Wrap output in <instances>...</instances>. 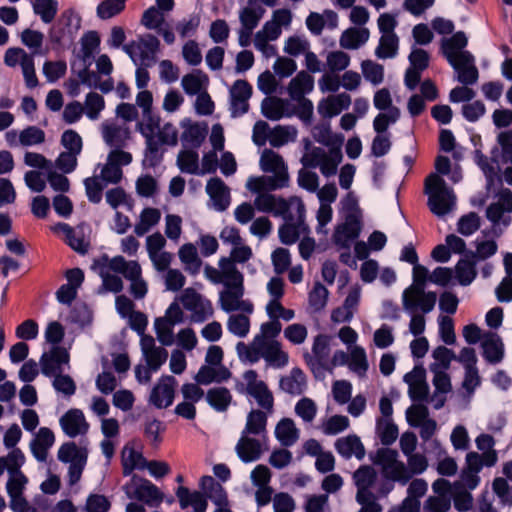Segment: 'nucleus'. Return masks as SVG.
Segmentation results:
<instances>
[{"mask_svg": "<svg viewBox=\"0 0 512 512\" xmlns=\"http://www.w3.org/2000/svg\"><path fill=\"white\" fill-rule=\"evenodd\" d=\"M69 361V352L64 347L53 346L40 357L41 373L46 377H55V375L63 373L65 366L69 368Z\"/></svg>", "mask_w": 512, "mask_h": 512, "instance_id": "9d476101", "label": "nucleus"}, {"mask_svg": "<svg viewBox=\"0 0 512 512\" xmlns=\"http://www.w3.org/2000/svg\"><path fill=\"white\" fill-rule=\"evenodd\" d=\"M161 219V213L156 208H144L140 213V219L134 227L137 236H144L150 229L158 224Z\"/></svg>", "mask_w": 512, "mask_h": 512, "instance_id": "58836bf2", "label": "nucleus"}, {"mask_svg": "<svg viewBox=\"0 0 512 512\" xmlns=\"http://www.w3.org/2000/svg\"><path fill=\"white\" fill-rule=\"evenodd\" d=\"M314 88V78L307 72H299L289 83L288 94L292 100L302 99Z\"/></svg>", "mask_w": 512, "mask_h": 512, "instance_id": "c756f323", "label": "nucleus"}, {"mask_svg": "<svg viewBox=\"0 0 512 512\" xmlns=\"http://www.w3.org/2000/svg\"><path fill=\"white\" fill-rule=\"evenodd\" d=\"M467 43L468 39L462 31H458L450 38L442 40L441 49L448 63H452V61L459 58V53L464 51L463 49L467 46Z\"/></svg>", "mask_w": 512, "mask_h": 512, "instance_id": "a878e982", "label": "nucleus"}, {"mask_svg": "<svg viewBox=\"0 0 512 512\" xmlns=\"http://www.w3.org/2000/svg\"><path fill=\"white\" fill-rule=\"evenodd\" d=\"M100 45V37L96 31H88L81 38V53L84 62L89 61Z\"/></svg>", "mask_w": 512, "mask_h": 512, "instance_id": "052dcab7", "label": "nucleus"}, {"mask_svg": "<svg viewBox=\"0 0 512 512\" xmlns=\"http://www.w3.org/2000/svg\"><path fill=\"white\" fill-rule=\"evenodd\" d=\"M45 141V132L37 126H28L19 133V143L28 147L42 144Z\"/></svg>", "mask_w": 512, "mask_h": 512, "instance_id": "4d7b16f0", "label": "nucleus"}, {"mask_svg": "<svg viewBox=\"0 0 512 512\" xmlns=\"http://www.w3.org/2000/svg\"><path fill=\"white\" fill-rule=\"evenodd\" d=\"M407 465L405 464L406 475L409 476V481L414 475H420L426 471L428 467L427 458L420 453H413L407 455Z\"/></svg>", "mask_w": 512, "mask_h": 512, "instance_id": "680f3d73", "label": "nucleus"}, {"mask_svg": "<svg viewBox=\"0 0 512 512\" xmlns=\"http://www.w3.org/2000/svg\"><path fill=\"white\" fill-rule=\"evenodd\" d=\"M238 457L244 463H250L260 459L262 455V443L259 439L251 438L249 435H242L236 447Z\"/></svg>", "mask_w": 512, "mask_h": 512, "instance_id": "aec40b11", "label": "nucleus"}, {"mask_svg": "<svg viewBox=\"0 0 512 512\" xmlns=\"http://www.w3.org/2000/svg\"><path fill=\"white\" fill-rule=\"evenodd\" d=\"M165 21L164 12L151 6L146 9L141 18V24L149 30H158Z\"/></svg>", "mask_w": 512, "mask_h": 512, "instance_id": "774afa93", "label": "nucleus"}, {"mask_svg": "<svg viewBox=\"0 0 512 512\" xmlns=\"http://www.w3.org/2000/svg\"><path fill=\"white\" fill-rule=\"evenodd\" d=\"M201 23V16L197 13L189 15L188 18H183L178 21L175 29L181 38L192 37L197 33Z\"/></svg>", "mask_w": 512, "mask_h": 512, "instance_id": "6e6d98bb", "label": "nucleus"}, {"mask_svg": "<svg viewBox=\"0 0 512 512\" xmlns=\"http://www.w3.org/2000/svg\"><path fill=\"white\" fill-rule=\"evenodd\" d=\"M277 440L285 447L292 446L299 438L298 429L290 418L281 419L275 428Z\"/></svg>", "mask_w": 512, "mask_h": 512, "instance_id": "473e14b6", "label": "nucleus"}, {"mask_svg": "<svg viewBox=\"0 0 512 512\" xmlns=\"http://www.w3.org/2000/svg\"><path fill=\"white\" fill-rule=\"evenodd\" d=\"M279 386L290 395H300L306 388V376L300 368H293L289 375L280 378Z\"/></svg>", "mask_w": 512, "mask_h": 512, "instance_id": "5701e85b", "label": "nucleus"}, {"mask_svg": "<svg viewBox=\"0 0 512 512\" xmlns=\"http://www.w3.org/2000/svg\"><path fill=\"white\" fill-rule=\"evenodd\" d=\"M245 394L253 397L258 406L262 408L263 411L271 414L274 408V397L272 392L269 390L267 384L264 381H259L258 386L251 387L250 391Z\"/></svg>", "mask_w": 512, "mask_h": 512, "instance_id": "4c0bfd02", "label": "nucleus"}, {"mask_svg": "<svg viewBox=\"0 0 512 512\" xmlns=\"http://www.w3.org/2000/svg\"><path fill=\"white\" fill-rule=\"evenodd\" d=\"M457 72V80L463 85H473L478 81L479 72L475 58L469 51H461L459 58L449 63Z\"/></svg>", "mask_w": 512, "mask_h": 512, "instance_id": "4468645a", "label": "nucleus"}, {"mask_svg": "<svg viewBox=\"0 0 512 512\" xmlns=\"http://www.w3.org/2000/svg\"><path fill=\"white\" fill-rule=\"evenodd\" d=\"M55 436L51 429L41 427L35 438L30 442V449L33 456L39 462H45L48 455V450L53 446Z\"/></svg>", "mask_w": 512, "mask_h": 512, "instance_id": "6ab92c4d", "label": "nucleus"}, {"mask_svg": "<svg viewBox=\"0 0 512 512\" xmlns=\"http://www.w3.org/2000/svg\"><path fill=\"white\" fill-rule=\"evenodd\" d=\"M27 482L28 479L22 472L10 474L6 489L10 499H12L13 507L15 506V499L23 494Z\"/></svg>", "mask_w": 512, "mask_h": 512, "instance_id": "13d9d810", "label": "nucleus"}, {"mask_svg": "<svg viewBox=\"0 0 512 512\" xmlns=\"http://www.w3.org/2000/svg\"><path fill=\"white\" fill-rule=\"evenodd\" d=\"M252 86L246 81L238 79L230 88V113L236 118L246 114L249 110L248 100L252 96Z\"/></svg>", "mask_w": 512, "mask_h": 512, "instance_id": "f8f14e48", "label": "nucleus"}, {"mask_svg": "<svg viewBox=\"0 0 512 512\" xmlns=\"http://www.w3.org/2000/svg\"><path fill=\"white\" fill-rule=\"evenodd\" d=\"M498 200L486 208V217L492 223L493 232L499 236L511 223L512 192L503 188L497 194Z\"/></svg>", "mask_w": 512, "mask_h": 512, "instance_id": "0eeeda50", "label": "nucleus"}, {"mask_svg": "<svg viewBox=\"0 0 512 512\" xmlns=\"http://www.w3.org/2000/svg\"><path fill=\"white\" fill-rule=\"evenodd\" d=\"M178 255L187 272L192 275L199 273L202 261L198 256L196 247L193 244L187 243L181 246Z\"/></svg>", "mask_w": 512, "mask_h": 512, "instance_id": "f704fd0d", "label": "nucleus"}, {"mask_svg": "<svg viewBox=\"0 0 512 512\" xmlns=\"http://www.w3.org/2000/svg\"><path fill=\"white\" fill-rule=\"evenodd\" d=\"M260 167L267 173L287 171L283 158L272 150L266 149L260 158Z\"/></svg>", "mask_w": 512, "mask_h": 512, "instance_id": "c03bdc74", "label": "nucleus"}, {"mask_svg": "<svg viewBox=\"0 0 512 512\" xmlns=\"http://www.w3.org/2000/svg\"><path fill=\"white\" fill-rule=\"evenodd\" d=\"M429 270L418 263L413 265V282L402 293V305L404 310L413 311L419 304L423 313H430L437 301V294L433 291H425L429 281Z\"/></svg>", "mask_w": 512, "mask_h": 512, "instance_id": "f03ea898", "label": "nucleus"}, {"mask_svg": "<svg viewBox=\"0 0 512 512\" xmlns=\"http://www.w3.org/2000/svg\"><path fill=\"white\" fill-rule=\"evenodd\" d=\"M261 358L274 368L286 366L289 360L288 354L281 350L278 341L261 344Z\"/></svg>", "mask_w": 512, "mask_h": 512, "instance_id": "cd10ccee", "label": "nucleus"}, {"mask_svg": "<svg viewBox=\"0 0 512 512\" xmlns=\"http://www.w3.org/2000/svg\"><path fill=\"white\" fill-rule=\"evenodd\" d=\"M398 452L390 448H379L375 454H370V460L382 469L384 478L404 486L409 483L405 463L398 460Z\"/></svg>", "mask_w": 512, "mask_h": 512, "instance_id": "39448f33", "label": "nucleus"}, {"mask_svg": "<svg viewBox=\"0 0 512 512\" xmlns=\"http://www.w3.org/2000/svg\"><path fill=\"white\" fill-rule=\"evenodd\" d=\"M133 494L129 495L138 501L144 502L149 507L157 508L164 501V494L151 481L137 476L132 477Z\"/></svg>", "mask_w": 512, "mask_h": 512, "instance_id": "9b49d317", "label": "nucleus"}, {"mask_svg": "<svg viewBox=\"0 0 512 512\" xmlns=\"http://www.w3.org/2000/svg\"><path fill=\"white\" fill-rule=\"evenodd\" d=\"M63 432L70 438L85 435L88 432L89 424L85 419L82 410L72 408L68 410L59 420Z\"/></svg>", "mask_w": 512, "mask_h": 512, "instance_id": "2eb2a0df", "label": "nucleus"}, {"mask_svg": "<svg viewBox=\"0 0 512 512\" xmlns=\"http://www.w3.org/2000/svg\"><path fill=\"white\" fill-rule=\"evenodd\" d=\"M227 329L233 335L244 338L250 330V319L243 314L231 315L227 321Z\"/></svg>", "mask_w": 512, "mask_h": 512, "instance_id": "3c124183", "label": "nucleus"}, {"mask_svg": "<svg viewBox=\"0 0 512 512\" xmlns=\"http://www.w3.org/2000/svg\"><path fill=\"white\" fill-rule=\"evenodd\" d=\"M376 432L383 445H391L398 438V428L392 419H377Z\"/></svg>", "mask_w": 512, "mask_h": 512, "instance_id": "a18cd8bd", "label": "nucleus"}, {"mask_svg": "<svg viewBox=\"0 0 512 512\" xmlns=\"http://www.w3.org/2000/svg\"><path fill=\"white\" fill-rule=\"evenodd\" d=\"M349 367L359 376H364L366 374L369 365L366 352L363 348L356 346L351 351Z\"/></svg>", "mask_w": 512, "mask_h": 512, "instance_id": "69168bd1", "label": "nucleus"}, {"mask_svg": "<svg viewBox=\"0 0 512 512\" xmlns=\"http://www.w3.org/2000/svg\"><path fill=\"white\" fill-rule=\"evenodd\" d=\"M480 217L476 212H470L459 218L457 231L463 236H470L480 228Z\"/></svg>", "mask_w": 512, "mask_h": 512, "instance_id": "e2e57ef3", "label": "nucleus"}, {"mask_svg": "<svg viewBox=\"0 0 512 512\" xmlns=\"http://www.w3.org/2000/svg\"><path fill=\"white\" fill-rule=\"evenodd\" d=\"M330 351V337L318 334L314 338L311 353H304V360L316 378L325 377Z\"/></svg>", "mask_w": 512, "mask_h": 512, "instance_id": "1a4fd4ad", "label": "nucleus"}, {"mask_svg": "<svg viewBox=\"0 0 512 512\" xmlns=\"http://www.w3.org/2000/svg\"><path fill=\"white\" fill-rule=\"evenodd\" d=\"M399 38L396 34L382 35L375 49V55L379 59L395 58L398 54Z\"/></svg>", "mask_w": 512, "mask_h": 512, "instance_id": "ea45409f", "label": "nucleus"}, {"mask_svg": "<svg viewBox=\"0 0 512 512\" xmlns=\"http://www.w3.org/2000/svg\"><path fill=\"white\" fill-rule=\"evenodd\" d=\"M205 399L212 409L222 413L228 410L233 398L228 388L218 386L210 388L206 392Z\"/></svg>", "mask_w": 512, "mask_h": 512, "instance_id": "393cba45", "label": "nucleus"}, {"mask_svg": "<svg viewBox=\"0 0 512 512\" xmlns=\"http://www.w3.org/2000/svg\"><path fill=\"white\" fill-rule=\"evenodd\" d=\"M335 450L344 459L355 456L358 460L365 457V448L360 438L356 435H349L336 440Z\"/></svg>", "mask_w": 512, "mask_h": 512, "instance_id": "412c9836", "label": "nucleus"}, {"mask_svg": "<svg viewBox=\"0 0 512 512\" xmlns=\"http://www.w3.org/2000/svg\"><path fill=\"white\" fill-rule=\"evenodd\" d=\"M285 223L279 227V238L280 241L285 245H292L296 243L300 237L298 228L304 222V219L301 222L294 221H286Z\"/></svg>", "mask_w": 512, "mask_h": 512, "instance_id": "bf43d9fd", "label": "nucleus"}, {"mask_svg": "<svg viewBox=\"0 0 512 512\" xmlns=\"http://www.w3.org/2000/svg\"><path fill=\"white\" fill-rule=\"evenodd\" d=\"M342 160V153L339 147H333L329 155L321 147H314L309 154L302 158L305 167H319L325 177H331L336 174L337 167Z\"/></svg>", "mask_w": 512, "mask_h": 512, "instance_id": "6e6552de", "label": "nucleus"}, {"mask_svg": "<svg viewBox=\"0 0 512 512\" xmlns=\"http://www.w3.org/2000/svg\"><path fill=\"white\" fill-rule=\"evenodd\" d=\"M244 288H226L220 293V306L223 311L229 313L238 310V302L243 297Z\"/></svg>", "mask_w": 512, "mask_h": 512, "instance_id": "49530a36", "label": "nucleus"}, {"mask_svg": "<svg viewBox=\"0 0 512 512\" xmlns=\"http://www.w3.org/2000/svg\"><path fill=\"white\" fill-rule=\"evenodd\" d=\"M160 116L152 110L142 112V121L137 124L138 130L145 138L143 164L150 168L158 166L164 156L162 145L175 146L178 143V130L171 123L160 126Z\"/></svg>", "mask_w": 512, "mask_h": 512, "instance_id": "f257e3e1", "label": "nucleus"}, {"mask_svg": "<svg viewBox=\"0 0 512 512\" xmlns=\"http://www.w3.org/2000/svg\"><path fill=\"white\" fill-rule=\"evenodd\" d=\"M175 384L173 376H162L150 393L149 403L158 409L171 406L175 397Z\"/></svg>", "mask_w": 512, "mask_h": 512, "instance_id": "ddd939ff", "label": "nucleus"}, {"mask_svg": "<svg viewBox=\"0 0 512 512\" xmlns=\"http://www.w3.org/2000/svg\"><path fill=\"white\" fill-rule=\"evenodd\" d=\"M477 261L467 257V253L461 258L455 266V275L459 284L462 286L470 285L475 279Z\"/></svg>", "mask_w": 512, "mask_h": 512, "instance_id": "72a5a7b5", "label": "nucleus"}, {"mask_svg": "<svg viewBox=\"0 0 512 512\" xmlns=\"http://www.w3.org/2000/svg\"><path fill=\"white\" fill-rule=\"evenodd\" d=\"M297 130L293 126L277 125L269 132V142L272 147H281L296 140Z\"/></svg>", "mask_w": 512, "mask_h": 512, "instance_id": "79ce46f5", "label": "nucleus"}, {"mask_svg": "<svg viewBox=\"0 0 512 512\" xmlns=\"http://www.w3.org/2000/svg\"><path fill=\"white\" fill-rule=\"evenodd\" d=\"M265 10L262 7H244L239 11V21L241 27L246 28L247 30L255 29L260 20L263 17Z\"/></svg>", "mask_w": 512, "mask_h": 512, "instance_id": "8fccbe9b", "label": "nucleus"}, {"mask_svg": "<svg viewBox=\"0 0 512 512\" xmlns=\"http://www.w3.org/2000/svg\"><path fill=\"white\" fill-rule=\"evenodd\" d=\"M361 223L355 215H348L344 224L339 226L334 233V242L343 249H350L351 241L359 237Z\"/></svg>", "mask_w": 512, "mask_h": 512, "instance_id": "f3484780", "label": "nucleus"}, {"mask_svg": "<svg viewBox=\"0 0 512 512\" xmlns=\"http://www.w3.org/2000/svg\"><path fill=\"white\" fill-rule=\"evenodd\" d=\"M130 131L127 127L116 124H103V138L107 145L121 148L129 138Z\"/></svg>", "mask_w": 512, "mask_h": 512, "instance_id": "c9c22d12", "label": "nucleus"}, {"mask_svg": "<svg viewBox=\"0 0 512 512\" xmlns=\"http://www.w3.org/2000/svg\"><path fill=\"white\" fill-rule=\"evenodd\" d=\"M289 103L282 98H265L261 103V112L269 120L277 121L292 114L287 111Z\"/></svg>", "mask_w": 512, "mask_h": 512, "instance_id": "b1692460", "label": "nucleus"}, {"mask_svg": "<svg viewBox=\"0 0 512 512\" xmlns=\"http://www.w3.org/2000/svg\"><path fill=\"white\" fill-rule=\"evenodd\" d=\"M155 332L159 342L165 346H170L174 342L173 327L169 321L164 318H156L154 322Z\"/></svg>", "mask_w": 512, "mask_h": 512, "instance_id": "338daca9", "label": "nucleus"}, {"mask_svg": "<svg viewBox=\"0 0 512 512\" xmlns=\"http://www.w3.org/2000/svg\"><path fill=\"white\" fill-rule=\"evenodd\" d=\"M497 140L501 147L500 161L507 165L503 170V177L505 182L512 186V130L500 132Z\"/></svg>", "mask_w": 512, "mask_h": 512, "instance_id": "4be33fe9", "label": "nucleus"}, {"mask_svg": "<svg viewBox=\"0 0 512 512\" xmlns=\"http://www.w3.org/2000/svg\"><path fill=\"white\" fill-rule=\"evenodd\" d=\"M281 329L282 325L278 319L263 323L260 327V333L254 336L256 344L276 342L275 338L280 334Z\"/></svg>", "mask_w": 512, "mask_h": 512, "instance_id": "de8ad7c7", "label": "nucleus"}, {"mask_svg": "<svg viewBox=\"0 0 512 512\" xmlns=\"http://www.w3.org/2000/svg\"><path fill=\"white\" fill-rule=\"evenodd\" d=\"M33 11L40 16L44 23L49 24L57 14L58 2L56 0H35Z\"/></svg>", "mask_w": 512, "mask_h": 512, "instance_id": "09e8293b", "label": "nucleus"}, {"mask_svg": "<svg viewBox=\"0 0 512 512\" xmlns=\"http://www.w3.org/2000/svg\"><path fill=\"white\" fill-rule=\"evenodd\" d=\"M206 192L210 197L212 208L218 212L225 211L230 205V191L223 180L213 177L208 180Z\"/></svg>", "mask_w": 512, "mask_h": 512, "instance_id": "dca6fc26", "label": "nucleus"}, {"mask_svg": "<svg viewBox=\"0 0 512 512\" xmlns=\"http://www.w3.org/2000/svg\"><path fill=\"white\" fill-rule=\"evenodd\" d=\"M105 107L104 98L95 92L87 94L85 99V114L91 120H97Z\"/></svg>", "mask_w": 512, "mask_h": 512, "instance_id": "0e129e2a", "label": "nucleus"}, {"mask_svg": "<svg viewBox=\"0 0 512 512\" xmlns=\"http://www.w3.org/2000/svg\"><path fill=\"white\" fill-rule=\"evenodd\" d=\"M425 193L428 195V207L436 216L443 217L454 209L456 196L441 176L430 174L426 178Z\"/></svg>", "mask_w": 512, "mask_h": 512, "instance_id": "20e7f679", "label": "nucleus"}, {"mask_svg": "<svg viewBox=\"0 0 512 512\" xmlns=\"http://www.w3.org/2000/svg\"><path fill=\"white\" fill-rule=\"evenodd\" d=\"M207 135V128L198 123L189 125L182 133L181 140L184 146L197 149L201 146Z\"/></svg>", "mask_w": 512, "mask_h": 512, "instance_id": "37998d69", "label": "nucleus"}, {"mask_svg": "<svg viewBox=\"0 0 512 512\" xmlns=\"http://www.w3.org/2000/svg\"><path fill=\"white\" fill-rule=\"evenodd\" d=\"M109 268L133 281L141 277V266L137 261H127L123 256H115L109 262Z\"/></svg>", "mask_w": 512, "mask_h": 512, "instance_id": "c85d7f7f", "label": "nucleus"}, {"mask_svg": "<svg viewBox=\"0 0 512 512\" xmlns=\"http://www.w3.org/2000/svg\"><path fill=\"white\" fill-rule=\"evenodd\" d=\"M377 479V472L368 465L360 466L353 474V480L356 487L361 489L371 488Z\"/></svg>", "mask_w": 512, "mask_h": 512, "instance_id": "864d4df0", "label": "nucleus"}, {"mask_svg": "<svg viewBox=\"0 0 512 512\" xmlns=\"http://www.w3.org/2000/svg\"><path fill=\"white\" fill-rule=\"evenodd\" d=\"M176 163L183 173L192 175L199 174V155L195 150H181L178 153Z\"/></svg>", "mask_w": 512, "mask_h": 512, "instance_id": "a19ab883", "label": "nucleus"}, {"mask_svg": "<svg viewBox=\"0 0 512 512\" xmlns=\"http://www.w3.org/2000/svg\"><path fill=\"white\" fill-rule=\"evenodd\" d=\"M361 70L364 78L373 85H379L384 79V67L371 60H364L361 63Z\"/></svg>", "mask_w": 512, "mask_h": 512, "instance_id": "5fc2aeb1", "label": "nucleus"}, {"mask_svg": "<svg viewBox=\"0 0 512 512\" xmlns=\"http://www.w3.org/2000/svg\"><path fill=\"white\" fill-rule=\"evenodd\" d=\"M400 118V110L391 107L386 113H379L373 120V128L377 134L387 131L390 124H394Z\"/></svg>", "mask_w": 512, "mask_h": 512, "instance_id": "603ef678", "label": "nucleus"}, {"mask_svg": "<svg viewBox=\"0 0 512 512\" xmlns=\"http://www.w3.org/2000/svg\"><path fill=\"white\" fill-rule=\"evenodd\" d=\"M159 48L160 41L152 34L141 36L137 41H131L122 47L135 65L145 67H152L156 63Z\"/></svg>", "mask_w": 512, "mask_h": 512, "instance_id": "423d86ee", "label": "nucleus"}, {"mask_svg": "<svg viewBox=\"0 0 512 512\" xmlns=\"http://www.w3.org/2000/svg\"><path fill=\"white\" fill-rule=\"evenodd\" d=\"M483 357L491 364L500 363L504 357V345L497 334H490L483 340Z\"/></svg>", "mask_w": 512, "mask_h": 512, "instance_id": "7c9ffc66", "label": "nucleus"}, {"mask_svg": "<svg viewBox=\"0 0 512 512\" xmlns=\"http://www.w3.org/2000/svg\"><path fill=\"white\" fill-rule=\"evenodd\" d=\"M121 463L123 475L129 476L135 469L143 470L146 468L147 461L142 453L132 447L125 446L122 450Z\"/></svg>", "mask_w": 512, "mask_h": 512, "instance_id": "2f4dec72", "label": "nucleus"}, {"mask_svg": "<svg viewBox=\"0 0 512 512\" xmlns=\"http://www.w3.org/2000/svg\"><path fill=\"white\" fill-rule=\"evenodd\" d=\"M267 412L260 409H252L246 417V424L242 435L264 436L266 434Z\"/></svg>", "mask_w": 512, "mask_h": 512, "instance_id": "bb28decb", "label": "nucleus"}, {"mask_svg": "<svg viewBox=\"0 0 512 512\" xmlns=\"http://www.w3.org/2000/svg\"><path fill=\"white\" fill-rule=\"evenodd\" d=\"M175 495L181 509L184 510L191 506L193 508L192 512H206L208 501L202 492H191L187 487L179 486L175 491Z\"/></svg>", "mask_w": 512, "mask_h": 512, "instance_id": "a211bd4d", "label": "nucleus"}, {"mask_svg": "<svg viewBox=\"0 0 512 512\" xmlns=\"http://www.w3.org/2000/svg\"><path fill=\"white\" fill-rule=\"evenodd\" d=\"M369 39V30L367 28H349L345 30L340 37V46L344 49H358Z\"/></svg>", "mask_w": 512, "mask_h": 512, "instance_id": "e433bc0d", "label": "nucleus"}, {"mask_svg": "<svg viewBox=\"0 0 512 512\" xmlns=\"http://www.w3.org/2000/svg\"><path fill=\"white\" fill-rule=\"evenodd\" d=\"M254 207L260 212L272 213L286 221L301 222L305 217V205L297 196L284 199L269 192H263L256 196Z\"/></svg>", "mask_w": 512, "mask_h": 512, "instance_id": "7ed1b4c3", "label": "nucleus"}]
</instances>
